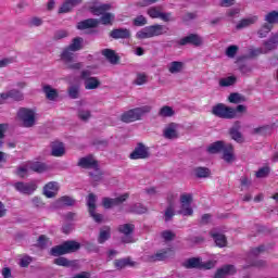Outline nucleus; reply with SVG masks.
<instances>
[{
	"mask_svg": "<svg viewBox=\"0 0 278 278\" xmlns=\"http://www.w3.org/2000/svg\"><path fill=\"white\" fill-rule=\"evenodd\" d=\"M88 8L92 14L101 16L100 23H102V25H112L114 14L105 13L109 10H112V4H101L99 1H93L88 3Z\"/></svg>",
	"mask_w": 278,
	"mask_h": 278,
	"instance_id": "obj_1",
	"label": "nucleus"
},
{
	"mask_svg": "<svg viewBox=\"0 0 278 278\" xmlns=\"http://www.w3.org/2000/svg\"><path fill=\"white\" fill-rule=\"evenodd\" d=\"M168 34V27L160 24L147 26L139 30L136 36L139 40H146L148 38H155L157 36H164Z\"/></svg>",
	"mask_w": 278,
	"mask_h": 278,
	"instance_id": "obj_2",
	"label": "nucleus"
},
{
	"mask_svg": "<svg viewBox=\"0 0 278 278\" xmlns=\"http://www.w3.org/2000/svg\"><path fill=\"white\" fill-rule=\"evenodd\" d=\"M151 105H143L140 108H135L132 110H128L121 115V121L123 123H136V121H140L144 114H149L151 112Z\"/></svg>",
	"mask_w": 278,
	"mask_h": 278,
	"instance_id": "obj_3",
	"label": "nucleus"
},
{
	"mask_svg": "<svg viewBox=\"0 0 278 278\" xmlns=\"http://www.w3.org/2000/svg\"><path fill=\"white\" fill-rule=\"evenodd\" d=\"M208 153H220L223 151V157L225 162H233V146L223 141H216L207 148Z\"/></svg>",
	"mask_w": 278,
	"mask_h": 278,
	"instance_id": "obj_4",
	"label": "nucleus"
},
{
	"mask_svg": "<svg viewBox=\"0 0 278 278\" xmlns=\"http://www.w3.org/2000/svg\"><path fill=\"white\" fill-rule=\"evenodd\" d=\"M80 244L77 241H66L61 245H56L51 249V255L58 257V255H66V253H75L79 251Z\"/></svg>",
	"mask_w": 278,
	"mask_h": 278,
	"instance_id": "obj_5",
	"label": "nucleus"
},
{
	"mask_svg": "<svg viewBox=\"0 0 278 278\" xmlns=\"http://www.w3.org/2000/svg\"><path fill=\"white\" fill-rule=\"evenodd\" d=\"M78 166H80V168H93V170H96V174H90L92 181L101 180V172H99V165L97 164V160H94V157H81L78 162Z\"/></svg>",
	"mask_w": 278,
	"mask_h": 278,
	"instance_id": "obj_6",
	"label": "nucleus"
},
{
	"mask_svg": "<svg viewBox=\"0 0 278 278\" xmlns=\"http://www.w3.org/2000/svg\"><path fill=\"white\" fill-rule=\"evenodd\" d=\"M212 114L218 118L231 119L236 118V109L219 103L213 106Z\"/></svg>",
	"mask_w": 278,
	"mask_h": 278,
	"instance_id": "obj_7",
	"label": "nucleus"
},
{
	"mask_svg": "<svg viewBox=\"0 0 278 278\" xmlns=\"http://www.w3.org/2000/svg\"><path fill=\"white\" fill-rule=\"evenodd\" d=\"M17 117L22 122L23 127H34L36 125V112L31 109H20Z\"/></svg>",
	"mask_w": 278,
	"mask_h": 278,
	"instance_id": "obj_8",
	"label": "nucleus"
},
{
	"mask_svg": "<svg viewBox=\"0 0 278 278\" xmlns=\"http://www.w3.org/2000/svg\"><path fill=\"white\" fill-rule=\"evenodd\" d=\"M61 60L64 62L66 68L71 71H79L81 68V63L75 62V52L71 48L63 50L61 54Z\"/></svg>",
	"mask_w": 278,
	"mask_h": 278,
	"instance_id": "obj_9",
	"label": "nucleus"
},
{
	"mask_svg": "<svg viewBox=\"0 0 278 278\" xmlns=\"http://www.w3.org/2000/svg\"><path fill=\"white\" fill-rule=\"evenodd\" d=\"M178 214H181V216H192L194 214L191 193H182L180 195V210Z\"/></svg>",
	"mask_w": 278,
	"mask_h": 278,
	"instance_id": "obj_10",
	"label": "nucleus"
},
{
	"mask_svg": "<svg viewBox=\"0 0 278 278\" xmlns=\"http://www.w3.org/2000/svg\"><path fill=\"white\" fill-rule=\"evenodd\" d=\"M182 266L185 268H205L206 270H210L211 268H214L216 266V262L208 261L206 263H202L201 258L192 257L182 263Z\"/></svg>",
	"mask_w": 278,
	"mask_h": 278,
	"instance_id": "obj_11",
	"label": "nucleus"
},
{
	"mask_svg": "<svg viewBox=\"0 0 278 278\" xmlns=\"http://www.w3.org/2000/svg\"><path fill=\"white\" fill-rule=\"evenodd\" d=\"M87 206H88L89 214H90L91 218H93V220L96 223H103V215L98 214L96 212V210H97V195H94L93 193H90L88 195Z\"/></svg>",
	"mask_w": 278,
	"mask_h": 278,
	"instance_id": "obj_12",
	"label": "nucleus"
},
{
	"mask_svg": "<svg viewBox=\"0 0 278 278\" xmlns=\"http://www.w3.org/2000/svg\"><path fill=\"white\" fill-rule=\"evenodd\" d=\"M81 79L85 80L86 90H97L101 86V81L97 77H90V71L86 70L81 73Z\"/></svg>",
	"mask_w": 278,
	"mask_h": 278,
	"instance_id": "obj_13",
	"label": "nucleus"
},
{
	"mask_svg": "<svg viewBox=\"0 0 278 278\" xmlns=\"http://www.w3.org/2000/svg\"><path fill=\"white\" fill-rule=\"evenodd\" d=\"M163 137L166 140H177L179 138V124L169 123L163 129Z\"/></svg>",
	"mask_w": 278,
	"mask_h": 278,
	"instance_id": "obj_14",
	"label": "nucleus"
},
{
	"mask_svg": "<svg viewBox=\"0 0 278 278\" xmlns=\"http://www.w3.org/2000/svg\"><path fill=\"white\" fill-rule=\"evenodd\" d=\"M178 45L185 47L186 45H192L193 47H201L203 45V37L198 34H191L178 41Z\"/></svg>",
	"mask_w": 278,
	"mask_h": 278,
	"instance_id": "obj_15",
	"label": "nucleus"
},
{
	"mask_svg": "<svg viewBox=\"0 0 278 278\" xmlns=\"http://www.w3.org/2000/svg\"><path fill=\"white\" fill-rule=\"evenodd\" d=\"M129 199V193H124L115 199L104 198L102 200V205L105 210H110V207H114L116 205H121V203H125L126 200Z\"/></svg>",
	"mask_w": 278,
	"mask_h": 278,
	"instance_id": "obj_16",
	"label": "nucleus"
},
{
	"mask_svg": "<svg viewBox=\"0 0 278 278\" xmlns=\"http://www.w3.org/2000/svg\"><path fill=\"white\" fill-rule=\"evenodd\" d=\"M149 155H150L149 148H147L142 143H139L137 144L132 153H130L129 157L130 160H147Z\"/></svg>",
	"mask_w": 278,
	"mask_h": 278,
	"instance_id": "obj_17",
	"label": "nucleus"
},
{
	"mask_svg": "<svg viewBox=\"0 0 278 278\" xmlns=\"http://www.w3.org/2000/svg\"><path fill=\"white\" fill-rule=\"evenodd\" d=\"M14 188L21 194H34L36 192V188H38L34 182H15Z\"/></svg>",
	"mask_w": 278,
	"mask_h": 278,
	"instance_id": "obj_18",
	"label": "nucleus"
},
{
	"mask_svg": "<svg viewBox=\"0 0 278 278\" xmlns=\"http://www.w3.org/2000/svg\"><path fill=\"white\" fill-rule=\"evenodd\" d=\"M175 255V251L173 249L167 248L164 250L157 251L155 254L150 256L151 262H164V260H168Z\"/></svg>",
	"mask_w": 278,
	"mask_h": 278,
	"instance_id": "obj_19",
	"label": "nucleus"
},
{
	"mask_svg": "<svg viewBox=\"0 0 278 278\" xmlns=\"http://www.w3.org/2000/svg\"><path fill=\"white\" fill-rule=\"evenodd\" d=\"M76 105L78 118H80V121H88V118L92 116V113L86 108V105H88V102H86V100L77 101Z\"/></svg>",
	"mask_w": 278,
	"mask_h": 278,
	"instance_id": "obj_20",
	"label": "nucleus"
},
{
	"mask_svg": "<svg viewBox=\"0 0 278 278\" xmlns=\"http://www.w3.org/2000/svg\"><path fill=\"white\" fill-rule=\"evenodd\" d=\"M60 192V184L58 181H50L43 187V194L47 199H53Z\"/></svg>",
	"mask_w": 278,
	"mask_h": 278,
	"instance_id": "obj_21",
	"label": "nucleus"
},
{
	"mask_svg": "<svg viewBox=\"0 0 278 278\" xmlns=\"http://www.w3.org/2000/svg\"><path fill=\"white\" fill-rule=\"evenodd\" d=\"M134 229L135 227L132 224H124L118 227L119 233H124V236H126V238L123 239V242H125L126 244L134 242V238L131 237V233H134Z\"/></svg>",
	"mask_w": 278,
	"mask_h": 278,
	"instance_id": "obj_22",
	"label": "nucleus"
},
{
	"mask_svg": "<svg viewBox=\"0 0 278 278\" xmlns=\"http://www.w3.org/2000/svg\"><path fill=\"white\" fill-rule=\"evenodd\" d=\"M264 251V245H261L258 248H254L252 249V251L250 252L249 256H248V262H250L249 265L245 266V268H249V266H264V261H258V262H253V260H255V257H257V255H260V253H263Z\"/></svg>",
	"mask_w": 278,
	"mask_h": 278,
	"instance_id": "obj_23",
	"label": "nucleus"
},
{
	"mask_svg": "<svg viewBox=\"0 0 278 278\" xmlns=\"http://www.w3.org/2000/svg\"><path fill=\"white\" fill-rule=\"evenodd\" d=\"M110 238H112V228H110V226H103L102 228H100L98 243L105 244V242H108Z\"/></svg>",
	"mask_w": 278,
	"mask_h": 278,
	"instance_id": "obj_24",
	"label": "nucleus"
},
{
	"mask_svg": "<svg viewBox=\"0 0 278 278\" xmlns=\"http://www.w3.org/2000/svg\"><path fill=\"white\" fill-rule=\"evenodd\" d=\"M83 1L84 0H65L59 10L60 14H66V12H71L73 8L79 5V3Z\"/></svg>",
	"mask_w": 278,
	"mask_h": 278,
	"instance_id": "obj_25",
	"label": "nucleus"
},
{
	"mask_svg": "<svg viewBox=\"0 0 278 278\" xmlns=\"http://www.w3.org/2000/svg\"><path fill=\"white\" fill-rule=\"evenodd\" d=\"M83 1L84 0H65L59 10L60 14H66V12H71L73 8L79 5V3Z\"/></svg>",
	"mask_w": 278,
	"mask_h": 278,
	"instance_id": "obj_26",
	"label": "nucleus"
},
{
	"mask_svg": "<svg viewBox=\"0 0 278 278\" xmlns=\"http://www.w3.org/2000/svg\"><path fill=\"white\" fill-rule=\"evenodd\" d=\"M110 36L115 40H118L119 38L126 39L131 37V33L127 28H118V29L112 30Z\"/></svg>",
	"mask_w": 278,
	"mask_h": 278,
	"instance_id": "obj_27",
	"label": "nucleus"
},
{
	"mask_svg": "<svg viewBox=\"0 0 278 278\" xmlns=\"http://www.w3.org/2000/svg\"><path fill=\"white\" fill-rule=\"evenodd\" d=\"M211 236L216 244V247H219L223 249V247H227V237L220 232L211 231Z\"/></svg>",
	"mask_w": 278,
	"mask_h": 278,
	"instance_id": "obj_28",
	"label": "nucleus"
},
{
	"mask_svg": "<svg viewBox=\"0 0 278 278\" xmlns=\"http://www.w3.org/2000/svg\"><path fill=\"white\" fill-rule=\"evenodd\" d=\"M256 21H258L257 15H252L241 20L236 27L237 29H244L247 27H251V25H255Z\"/></svg>",
	"mask_w": 278,
	"mask_h": 278,
	"instance_id": "obj_29",
	"label": "nucleus"
},
{
	"mask_svg": "<svg viewBox=\"0 0 278 278\" xmlns=\"http://www.w3.org/2000/svg\"><path fill=\"white\" fill-rule=\"evenodd\" d=\"M236 267L233 265H226L217 270L215 278H225L227 275H235Z\"/></svg>",
	"mask_w": 278,
	"mask_h": 278,
	"instance_id": "obj_30",
	"label": "nucleus"
},
{
	"mask_svg": "<svg viewBox=\"0 0 278 278\" xmlns=\"http://www.w3.org/2000/svg\"><path fill=\"white\" fill-rule=\"evenodd\" d=\"M167 71L172 75H177L184 71V62L173 61L167 65Z\"/></svg>",
	"mask_w": 278,
	"mask_h": 278,
	"instance_id": "obj_31",
	"label": "nucleus"
},
{
	"mask_svg": "<svg viewBox=\"0 0 278 278\" xmlns=\"http://www.w3.org/2000/svg\"><path fill=\"white\" fill-rule=\"evenodd\" d=\"M175 115V109L169 105H164L159 110L157 116L160 118H172Z\"/></svg>",
	"mask_w": 278,
	"mask_h": 278,
	"instance_id": "obj_32",
	"label": "nucleus"
},
{
	"mask_svg": "<svg viewBox=\"0 0 278 278\" xmlns=\"http://www.w3.org/2000/svg\"><path fill=\"white\" fill-rule=\"evenodd\" d=\"M64 153H66L64 143L56 142V143L52 144L51 155H53V157H62V155H64Z\"/></svg>",
	"mask_w": 278,
	"mask_h": 278,
	"instance_id": "obj_33",
	"label": "nucleus"
},
{
	"mask_svg": "<svg viewBox=\"0 0 278 278\" xmlns=\"http://www.w3.org/2000/svg\"><path fill=\"white\" fill-rule=\"evenodd\" d=\"M238 129H240V122L235 123V127L230 129V136L236 142H244V138H242V134Z\"/></svg>",
	"mask_w": 278,
	"mask_h": 278,
	"instance_id": "obj_34",
	"label": "nucleus"
},
{
	"mask_svg": "<svg viewBox=\"0 0 278 278\" xmlns=\"http://www.w3.org/2000/svg\"><path fill=\"white\" fill-rule=\"evenodd\" d=\"M28 168L34 173H45L48 169L47 165L40 162H28Z\"/></svg>",
	"mask_w": 278,
	"mask_h": 278,
	"instance_id": "obj_35",
	"label": "nucleus"
},
{
	"mask_svg": "<svg viewBox=\"0 0 278 278\" xmlns=\"http://www.w3.org/2000/svg\"><path fill=\"white\" fill-rule=\"evenodd\" d=\"M99 25V20L89 18L78 23V29H89L90 27H97Z\"/></svg>",
	"mask_w": 278,
	"mask_h": 278,
	"instance_id": "obj_36",
	"label": "nucleus"
},
{
	"mask_svg": "<svg viewBox=\"0 0 278 278\" xmlns=\"http://www.w3.org/2000/svg\"><path fill=\"white\" fill-rule=\"evenodd\" d=\"M264 21L271 25H278V11H270L265 15Z\"/></svg>",
	"mask_w": 278,
	"mask_h": 278,
	"instance_id": "obj_37",
	"label": "nucleus"
},
{
	"mask_svg": "<svg viewBox=\"0 0 278 278\" xmlns=\"http://www.w3.org/2000/svg\"><path fill=\"white\" fill-rule=\"evenodd\" d=\"M102 55H104L111 64H116V62H118V56H116V53L113 50L104 49L102 50Z\"/></svg>",
	"mask_w": 278,
	"mask_h": 278,
	"instance_id": "obj_38",
	"label": "nucleus"
},
{
	"mask_svg": "<svg viewBox=\"0 0 278 278\" xmlns=\"http://www.w3.org/2000/svg\"><path fill=\"white\" fill-rule=\"evenodd\" d=\"M43 92L50 101H55L58 97V91L53 89L51 86L47 85L43 87Z\"/></svg>",
	"mask_w": 278,
	"mask_h": 278,
	"instance_id": "obj_39",
	"label": "nucleus"
},
{
	"mask_svg": "<svg viewBox=\"0 0 278 278\" xmlns=\"http://www.w3.org/2000/svg\"><path fill=\"white\" fill-rule=\"evenodd\" d=\"M236 80H237L236 76H228L219 79V86L222 88H227L229 86H233V84H236Z\"/></svg>",
	"mask_w": 278,
	"mask_h": 278,
	"instance_id": "obj_40",
	"label": "nucleus"
},
{
	"mask_svg": "<svg viewBox=\"0 0 278 278\" xmlns=\"http://www.w3.org/2000/svg\"><path fill=\"white\" fill-rule=\"evenodd\" d=\"M81 42H84V39L77 37L73 39L72 43L67 47L71 51H79L81 49Z\"/></svg>",
	"mask_w": 278,
	"mask_h": 278,
	"instance_id": "obj_41",
	"label": "nucleus"
},
{
	"mask_svg": "<svg viewBox=\"0 0 278 278\" xmlns=\"http://www.w3.org/2000/svg\"><path fill=\"white\" fill-rule=\"evenodd\" d=\"M228 101L230 103H244V101H247V99L244 98V96H242L240 93H231L228 98Z\"/></svg>",
	"mask_w": 278,
	"mask_h": 278,
	"instance_id": "obj_42",
	"label": "nucleus"
},
{
	"mask_svg": "<svg viewBox=\"0 0 278 278\" xmlns=\"http://www.w3.org/2000/svg\"><path fill=\"white\" fill-rule=\"evenodd\" d=\"M273 30V25L270 24H264L260 30H258V36L261 38H266V36H268V34H270V31Z\"/></svg>",
	"mask_w": 278,
	"mask_h": 278,
	"instance_id": "obj_43",
	"label": "nucleus"
},
{
	"mask_svg": "<svg viewBox=\"0 0 278 278\" xmlns=\"http://www.w3.org/2000/svg\"><path fill=\"white\" fill-rule=\"evenodd\" d=\"M56 203L59 205H67V206H71V205H75V200L68 195H64L62 198H60Z\"/></svg>",
	"mask_w": 278,
	"mask_h": 278,
	"instance_id": "obj_44",
	"label": "nucleus"
},
{
	"mask_svg": "<svg viewBox=\"0 0 278 278\" xmlns=\"http://www.w3.org/2000/svg\"><path fill=\"white\" fill-rule=\"evenodd\" d=\"M9 99H13L14 101H23V93L16 89L8 91Z\"/></svg>",
	"mask_w": 278,
	"mask_h": 278,
	"instance_id": "obj_45",
	"label": "nucleus"
},
{
	"mask_svg": "<svg viewBox=\"0 0 278 278\" xmlns=\"http://www.w3.org/2000/svg\"><path fill=\"white\" fill-rule=\"evenodd\" d=\"M148 15L150 18H160L162 15V9L160 8H150L148 10Z\"/></svg>",
	"mask_w": 278,
	"mask_h": 278,
	"instance_id": "obj_46",
	"label": "nucleus"
},
{
	"mask_svg": "<svg viewBox=\"0 0 278 278\" xmlns=\"http://www.w3.org/2000/svg\"><path fill=\"white\" fill-rule=\"evenodd\" d=\"M194 174L200 177H210V169L207 167H198L194 169Z\"/></svg>",
	"mask_w": 278,
	"mask_h": 278,
	"instance_id": "obj_47",
	"label": "nucleus"
},
{
	"mask_svg": "<svg viewBox=\"0 0 278 278\" xmlns=\"http://www.w3.org/2000/svg\"><path fill=\"white\" fill-rule=\"evenodd\" d=\"M277 46L269 39L264 43V49H261L258 53H266L267 51H273Z\"/></svg>",
	"mask_w": 278,
	"mask_h": 278,
	"instance_id": "obj_48",
	"label": "nucleus"
},
{
	"mask_svg": "<svg viewBox=\"0 0 278 278\" xmlns=\"http://www.w3.org/2000/svg\"><path fill=\"white\" fill-rule=\"evenodd\" d=\"M129 212H132L134 214H144L147 213V208L142 204H135Z\"/></svg>",
	"mask_w": 278,
	"mask_h": 278,
	"instance_id": "obj_49",
	"label": "nucleus"
},
{
	"mask_svg": "<svg viewBox=\"0 0 278 278\" xmlns=\"http://www.w3.org/2000/svg\"><path fill=\"white\" fill-rule=\"evenodd\" d=\"M29 173V165L26 163L25 165H22L17 168V175L18 177H27V174Z\"/></svg>",
	"mask_w": 278,
	"mask_h": 278,
	"instance_id": "obj_50",
	"label": "nucleus"
},
{
	"mask_svg": "<svg viewBox=\"0 0 278 278\" xmlns=\"http://www.w3.org/2000/svg\"><path fill=\"white\" fill-rule=\"evenodd\" d=\"M54 264H56V266H73V262L67 261L66 257H59L54 260Z\"/></svg>",
	"mask_w": 278,
	"mask_h": 278,
	"instance_id": "obj_51",
	"label": "nucleus"
},
{
	"mask_svg": "<svg viewBox=\"0 0 278 278\" xmlns=\"http://www.w3.org/2000/svg\"><path fill=\"white\" fill-rule=\"evenodd\" d=\"M14 62H16L14 56L2 59L0 60V68H5V66H10V64H14Z\"/></svg>",
	"mask_w": 278,
	"mask_h": 278,
	"instance_id": "obj_52",
	"label": "nucleus"
},
{
	"mask_svg": "<svg viewBox=\"0 0 278 278\" xmlns=\"http://www.w3.org/2000/svg\"><path fill=\"white\" fill-rule=\"evenodd\" d=\"M134 25L136 27H142L144 25H147V17H144L143 15H139L134 20Z\"/></svg>",
	"mask_w": 278,
	"mask_h": 278,
	"instance_id": "obj_53",
	"label": "nucleus"
},
{
	"mask_svg": "<svg viewBox=\"0 0 278 278\" xmlns=\"http://www.w3.org/2000/svg\"><path fill=\"white\" fill-rule=\"evenodd\" d=\"M68 94L71 99H78L79 98V87L73 86L68 89Z\"/></svg>",
	"mask_w": 278,
	"mask_h": 278,
	"instance_id": "obj_54",
	"label": "nucleus"
},
{
	"mask_svg": "<svg viewBox=\"0 0 278 278\" xmlns=\"http://www.w3.org/2000/svg\"><path fill=\"white\" fill-rule=\"evenodd\" d=\"M236 53H238V46H230L226 49L227 58H236Z\"/></svg>",
	"mask_w": 278,
	"mask_h": 278,
	"instance_id": "obj_55",
	"label": "nucleus"
},
{
	"mask_svg": "<svg viewBox=\"0 0 278 278\" xmlns=\"http://www.w3.org/2000/svg\"><path fill=\"white\" fill-rule=\"evenodd\" d=\"M135 84L137 86H143V84H147V74H138L137 78L135 79Z\"/></svg>",
	"mask_w": 278,
	"mask_h": 278,
	"instance_id": "obj_56",
	"label": "nucleus"
},
{
	"mask_svg": "<svg viewBox=\"0 0 278 278\" xmlns=\"http://www.w3.org/2000/svg\"><path fill=\"white\" fill-rule=\"evenodd\" d=\"M114 265L116 268H125V266H129L131 265V263H129V258H124V260L115 261Z\"/></svg>",
	"mask_w": 278,
	"mask_h": 278,
	"instance_id": "obj_57",
	"label": "nucleus"
},
{
	"mask_svg": "<svg viewBox=\"0 0 278 278\" xmlns=\"http://www.w3.org/2000/svg\"><path fill=\"white\" fill-rule=\"evenodd\" d=\"M268 173H270V169L268 167H262L256 172V177H258L260 179L268 177Z\"/></svg>",
	"mask_w": 278,
	"mask_h": 278,
	"instance_id": "obj_58",
	"label": "nucleus"
},
{
	"mask_svg": "<svg viewBox=\"0 0 278 278\" xmlns=\"http://www.w3.org/2000/svg\"><path fill=\"white\" fill-rule=\"evenodd\" d=\"M175 216V208L173 206H169L165 211V220L168 223L173 217Z\"/></svg>",
	"mask_w": 278,
	"mask_h": 278,
	"instance_id": "obj_59",
	"label": "nucleus"
},
{
	"mask_svg": "<svg viewBox=\"0 0 278 278\" xmlns=\"http://www.w3.org/2000/svg\"><path fill=\"white\" fill-rule=\"evenodd\" d=\"M38 244L39 247H49L51 245V241H49V239L42 235L39 237Z\"/></svg>",
	"mask_w": 278,
	"mask_h": 278,
	"instance_id": "obj_60",
	"label": "nucleus"
},
{
	"mask_svg": "<svg viewBox=\"0 0 278 278\" xmlns=\"http://www.w3.org/2000/svg\"><path fill=\"white\" fill-rule=\"evenodd\" d=\"M29 264H31V257L29 256H23L20 261V266H22V268H27Z\"/></svg>",
	"mask_w": 278,
	"mask_h": 278,
	"instance_id": "obj_61",
	"label": "nucleus"
},
{
	"mask_svg": "<svg viewBox=\"0 0 278 278\" xmlns=\"http://www.w3.org/2000/svg\"><path fill=\"white\" fill-rule=\"evenodd\" d=\"M66 36H68V31H66V30H58L54 34V40H62V38H66Z\"/></svg>",
	"mask_w": 278,
	"mask_h": 278,
	"instance_id": "obj_62",
	"label": "nucleus"
},
{
	"mask_svg": "<svg viewBox=\"0 0 278 278\" xmlns=\"http://www.w3.org/2000/svg\"><path fill=\"white\" fill-rule=\"evenodd\" d=\"M162 238L164 240H173L175 238V235L170 230H165V231L162 232Z\"/></svg>",
	"mask_w": 278,
	"mask_h": 278,
	"instance_id": "obj_63",
	"label": "nucleus"
},
{
	"mask_svg": "<svg viewBox=\"0 0 278 278\" xmlns=\"http://www.w3.org/2000/svg\"><path fill=\"white\" fill-rule=\"evenodd\" d=\"M2 277L3 278H11L12 277V269H10V267L2 268Z\"/></svg>",
	"mask_w": 278,
	"mask_h": 278,
	"instance_id": "obj_64",
	"label": "nucleus"
}]
</instances>
